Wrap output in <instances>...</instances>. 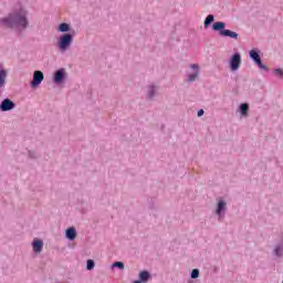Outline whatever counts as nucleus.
Listing matches in <instances>:
<instances>
[{
	"instance_id": "ddd939ff",
	"label": "nucleus",
	"mask_w": 283,
	"mask_h": 283,
	"mask_svg": "<svg viewBox=\"0 0 283 283\" xmlns=\"http://www.w3.org/2000/svg\"><path fill=\"white\" fill-rule=\"evenodd\" d=\"M213 21H216V18L213 17V14H209L203 22L205 28H209V25H211Z\"/></svg>"
},
{
	"instance_id": "aec40b11",
	"label": "nucleus",
	"mask_w": 283,
	"mask_h": 283,
	"mask_svg": "<svg viewBox=\"0 0 283 283\" xmlns=\"http://www.w3.org/2000/svg\"><path fill=\"white\" fill-rule=\"evenodd\" d=\"M155 90H156L155 86H153V87L149 88V91H148V96H149V98H153V97H154V92H155Z\"/></svg>"
},
{
	"instance_id": "412c9836",
	"label": "nucleus",
	"mask_w": 283,
	"mask_h": 283,
	"mask_svg": "<svg viewBox=\"0 0 283 283\" xmlns=\"http://www.w3.org/2000/svg\"><path fill=\"white\" fill-rule=\"evenodd\" d=\"M282 251H283V247H276L275 248V254L276 255H280Z\"/></svg>"
},
{
	"instance_id": "4be33fe9",
	"label": "nucleus",
	"mask_w": 283,
	"mask_h": 283,
	"mask_svg": "<svg viewBox=\"0 0 283 283\" xmlns=\"http://www.w3.org/2000/svg\"><path fill=\"white\" fill-rule=\"evenodd\" d=\"M274 74H276V76H282L283 72H282L281 69H276V70L274 71Z\"/></svg>"
},
{
	"instance_id": "5701e85b",
	"label": "nucleus",
	"mask_w": 283,
	"mask_h": 283,
	"mask_svg": "<svg viewBox=\"0 0 283 283\" xmlns=\"http://www.w3.org/2000/svg\"><path fill=\"white\" fill-rule=\"evenodd\" d=\"M197 115H198L199 117H200V116H205V111H203V109H200Z\"/></svg>"
},
{
	"instance_id": "2eb2a0df",
	"label": "nucleus",
	"mask_w": 283,
	"mask_h": 283,
	"mask_svg": "<svg viewBox=\"0 0 283 283\" xmlns=\"http://www.w3.org/2000/svg\"><path fill=\"white\" fill-rule=\"evenodd\" d=\"M59 32H70V24L67 23H61L59 25Z\"/></svg>"
},
{
	"instance_id": "dca6fc26",
	"label": "nucleus",
	"mask_w": 283,
	"mask_h": 283,
	"mask_svg": "<svg viewBox=\"0 0 283 283\" xmlns=\"http://www.w3.org/2000/svg\"><path fill=\"white\" fill-rule=\"evenodd\" d=\"M240 111L242 116H247V114H249V104H241Z\"/></svg>"
},
{
	"instance_id": "39448f33",
	"label": "nucleus",
	"mask_w": 283,
	"mask_h": 283,
	"mask_svg": "<svg viewBox=\"0 0 283 283\" xmlns=\"http://www.w3.org/2000/svg\"><path fill=\"white\" fill-rule=\"evenodd\" d=\"M250 59H252V61H254V63H256V65L261 70H266V66H264V64H262V59H260V53H258V51L255 49H252L250 51Z\"/></svg>"
},
{
	"instance_id": "1a4fd4ad",
	"label": "nucleus",
	"mask_w": 283,
	"mask_h": 283,
	"mask_svg": "<svg viewBox=\"0 0 283 283\" xmlns=\"http://www.w3.org/2000/svg\"><path fill=\"white\" fill-rule=\"evenodd\" d=\"M63 78H65V70L61 69L55 72L54 81L55 83H63Z\"/></svg>"
},
{
	"instance_id": "9b49d317",
	"label": "nucleus",
	"mask_w": 283,
	"mask_h": 283,
	"mask_svg": "<svg viewBox=\"0 0 283 283\" xmlns=\"http://www.w3.org/2000/svg\"><path fill=\"white\" fill-rule=\"evenodd\" d=\"M66 239L71 242L76 240V229L75 228H69L66 229Z\"/></svg>"
},
{
	"instance_id": "f03ea898",
	"label": "nucleus",
	"mask_w": 283,
	"mask_h": 283,
	"mask_svg": "<svg viewBox=\"0 0 283 283\" xmlns=\"http://www.w3.org/2000/svg\"><path fill=\"white\" fill-rule=\"evenodd\" d=\"M227 28V23L224 22H214L212 24V30H214V32H219L220 36H229L230 39H238V33L235 31H231Z\"/></svg>"
},
{
	"instance_id": "0eeeda50",
	"label": "nucleus",
	"mask_w": 283,
	"mask_h": 283,
	"mask_svg": "<svg viewBox=\"0 0 283 283\" xmlns=\"http://www.w3.org/2000/svg\"><path fill=\"white\" fill-rule=\"evenodd\" d=\"M14 107V102L6 98L0 105L1 112H10Z\"/></svg>"
},
{
	"instance_id": "6e6552de",
	"label": "nucleus",
	"mask_w": 283,
	"mask_h": 283,
	"mask_svg": "<svg viewBox=\"0 0 283 283\" xmlns=\"http://www.w3.org/2000/svg\"><path fill=\"white\" fill-rule=\"evenodd\" d=\"M32 247H33L34 253H41V251H43V241L39 239H34Z\"/></svg>"
},
{
	"instance_id": "f3484780",
	"label": "nucleus",
	"mask_w": 283,
	"mask_h": 283,
	"mask_svg": "<svg viewBox=\"0 0 283 283\" xmlns=\"http://www.w3.org/2000/svg\"><path fill=\"white\" fill-rule=\"evenodd\" d=\"M86 269L88 271H92V269H94V260H87L86 262Z\"/></svg>"
},
{
	"instance_id": "9d476101",
	"label": "nucleus",
	"mask_w": 283,
	"mask_h": 283,
	"mask_svg": "<svg viewBox=\"0 0 283 283\" xmlns=\"http://www.w3.org/2000/svg\"><path fill=\"white\" fill-rule=\"evenodd\" d=\"M190 67L195 70V74H190L188 76V81L192 83L193 81H196V78H198L200 67L197 64H191Z\"/></svg>"
},
{
	"instance_id": "7ed1b4c3",
	"label": "nucleus",
	"mask_w": 283,
	"mask_h": 283,
	"mask_svg": "<svg viewBox=\"0 0 283 283\" xmlns=\"http://www.w3.org/2000/svg\"><path fill=\"white\" fill-rule=\"evenodd\" d=\"M70 45H72V35L70 33L60 36L59 48L62 52H65Z\"/></svg>"
},
{
	"instance_id": "20e7f679",
	"label": "nucleus",
	"mask_w": 283,
	"mask_h": 283,
	"mask_svg": "<svg viewBox=\"0 0 283 283\" xmlns=\"http://www.w3.org/2000/svg\"><path fill=\"white\" fill-rule=\"evenodd\" d=\"M240 65H242V56L240 53H235L230 60V67L232 72L240 70Z\"/></svg>"
},
{
	"instance_id": "f257e3e1",
	"label": "nucleus",
	"mask_w": 283,
	"mask_h": 283,
	"mask_svg": "<svg viewBox=\"0 0 283 283\" xmlns=\"http://www.w3.org/2000/svg\"><path fill=\"white\" fill-rule=\"evenodd\" d=\"M6 28H18V30H25L28 28V12L25 10H20L9 14L8 18L2 20Z\"/></svg>"
},
{
	"instance_id": "6ab92c4d",
	"label": "nucleus",
	"mask_w": 283,
	"mask_h": 283,
	"mask_svg": "<svg viewBox=\"0 0 283 283\" xmlns=\"http://www.w3.org/2000/svg\"><path fill=\"white\" fill-rule=\"evenodd\" d=\"M113 266H116L117 269H120V270L125 269V264L123 262H115L113 263Z\"/></svg>"
},
{
	"instance_id": "4468645a",
	"label": "nucleus",
	"mask_w": 283,
	"mask_h": 283,
	"mask_svg": "<svg viewBox=\"0 0 283 283\" xmlns=\"http://www.w3.org/2000/svg\"><path fill=\"white\" fill-rule=\"evenodd\" d=\"M227 207V202L224 201H219L218 202V209H217V216H220L222 213L223 209Z\"/></svg>"
},
{
	"instance_id": "f8f14e48",
	"label": "nucleus",
	"mask_w": 283,
	"mask_h": 283,
	"mask_svg": "<svg viewBox=\"0 0 283 283\" xmlns=\"http://www.w3.org/2000/svg\"><path fill=\"white\" fill-rule=\"evenodd\" d=\"M149 277H151V275L149 274V272H147V271H142L140 273H139V282H149Z\"/></svg>"
},
{
	"instance_id": "a211bd4d",
	"label": "nucleus",
	"mask_w": 283,
	"mask_h": 283,
	"mask_svg": "<svg viewBox=\"0 0 283 283\" xmlns=\"http://www.w3.org/2000/svg\"><path fill=\"white\" fill-rule=\"evenodd\" d=\"M199 275H200V271L198 269L192 270L191 272L192 280L198 279Z\"/></svg>"
},
{
	"instance_id": "423d86ee",
	"label": "nucleus",
	"mask_w": 283,
	"mask_h": 283,
	"mask_svg": "<svg viewBox=\"0 0 283 283\" xmlns=\"http://www.w3.org/2000/svg\"><path fill=\"white\" fill-rule=\"evenodd\" d=\"M43 78H45L43 72L35 71L33 73V81L31 82V87H38V85H41V83H43Z\"/></svg>"
}]
</instances>
